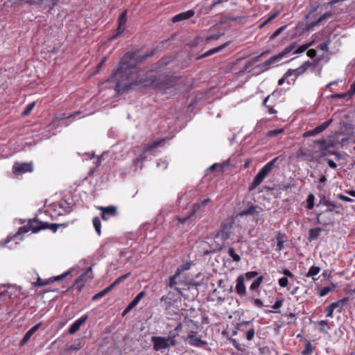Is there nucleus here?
Listing matches in <instances>:
<instances>
[{
	"instance_id": "4c0bfd02",
	"label": "nucleus",
	"mask_w": 355,
	"mask_h": 355,
	"mask_svg": "<svg viewBox=\"0 0 355 355\" xmlns=\"http://www.w3.org/2000/svg\"><path fill=\"white\" fill-rule=\"evenodd\" d=\"M269 97H270L269 96L266 97L263 99L262 104H263V105H264L268 109L267 112H268V114H276L277 112V110L273 108L272 106L267 105H266V103H267V102H268V101L269 99Z\"/></svg>"
},
{
	"instance_id": "9b49d317",
	"label": "nucleus",
	"mask_w": 355,
	"mask_h": 355,
	"mask_svg": "<svg viewBox=\"0 0 355 355\" xmlns=\"http://www.w3.org/2000/svg\"><path fill=\"white\" fill-rule=\"evenodd\" d=\"M186 342L196 347H203L207 344L205 340H202L200 337L198 336V332L195 331L189 332Z\"/></svg>"
},
{
	"instance_id": "ea45409f",
	"label": "nucleus",
	"mask_w": 355,
	"mask_h": 355,
	"mask_svg": "<svg viewBox=\"0 0 355 355\" xmlns=\"http://www.w3.org/2000/svg\"><path fill=\"white\" fill-rule=\"evenodd\" d=\"M229 256L232 258L234 261L238 262L241 260V257L239 254L235 253L234 249L233 248H230L228 249Z\"/></svg>"
},
{
	"instance_id": "c756f323",
	"label": "nucleus",
	"mask_w": 355,
	"mask_h": 355,
	"mask_svg": "<svg viewBox=\"0 0 355 355\" xmlns=\"http://www.w3.org/2000/svg\"><path fill=\"white\" fill-rule=\"evenodd\" d=\"M225 47V45H221L218 47L213 48L211 49H209V51H206L205 53L200 55L199 57H198V60L204 58L208 56H210L216 53L219 52L220 50H222Z\"/></svg>"
},
{
	"instance_id": "dca6fc26",
	"label": "nucleus",
	"mask_w": 355,
	"mask_h": 355,
	"mask_svg": "<svg viewBox=\"0 0 355 355\" xmlns=\"http://www.w3.org/2000/svg\"><path fill=\"white\" fill-rule=\"evenodd\" d=\"M317 222L324 226L331 225L334 222V217L332 214L323 211L317 214Z\"/></svg>"
},
{
	"instance_id": "58836bf2",
	"label": "nucleus",
	"mask_w": 355,
	"mask_h": 355,
	"mask_svg": "<svg viewBox=\"0 0 355 355\" xmlns=\"http://www.w3.org/2000/svg\"><path fill=\"white\" fill-rule=\"evenodd\" d=\"M71 273V270H68L63 274L60 275H58L56 277L49 278V280L52 281V283L57 281H62L67 275H69Z\"/></svg>"
},
{
	"instance_id": "3c124183",
	"label": "nucleus",
	"mask_w": 355,
	"mask_h": 355,
	"mask_svg": "<svg viewBox=\"0 0 355 355\" xmlns=\"http://www.w3.org/2000/svg\"><path fill=\"white\" fill-rule=\"evenodd\" d=\"M254 334H255V330L254 328H250V329H248L246 332V339L248 340H252L254 337Z\"/></svg>"
},
{
	"instance_id": "b1692460",
	"label": "nucleus",
	"mask_w": 355,
	"mask_h": 355,
	"mask_svg": "<svg viewBox=\"0 0 355 355\" xmlns=\"http://www.w3.org/2000/svg\"><path fill=\"white\" fill-rule=\"evenodd\" d=\"M41 325L42 322H39L32 327L24 336V338L21 340V345L26 344L31 337L39 329Z\"/></svg>"
},
{
	"instance_id": "cd10ccee",
	"label": "nucleus",
	"mask_w": 355,
	"mask_h": 355,
	"mask_svg": "<svg viewBox=\"0 0 355 355\" xmlns=\"http://www.w3.org/2000/svg\"><path fill=\"white\" fill-rule=\"evenodd\" d=\"M230 342L234 346V347L236 349L237 351L241 352L242 354L246 353L247 347L245 345L238 343V341L234 338H230Z\"/></svg>"
},
{
	"instance_id": "f704fd0d",
	"label": "nucleus",
	"mask_w": 355,
	"mask_h": 355,
	"mask_svg": "<svg viewBox=\"0 0 355 355\" xmlns=\"http://www.w3.org/2000/svg\"><path fill=\"white\" fill-rule=\"evenodd\" d=\"M314 201H315V196L311 193L308 195L306 199V207L308 209H311L314 207Z\"/></svg>"
},
{
	"instance_id": "6ab92c4d",
	"label": "nucleus",
	"mask_w": 355,
	"mask_h": 355,
	"mask_svg": "<svg viewBox=\"0 0 355 355\" xmlns=\"http://www.w3.org/2000/svg\"><path fill=\"white\" fill-rule=\"evenodd\" d=\"M29 4H36L51 10L60 0H24Z\"/></svg>"
},
{
	"instance_id": "774afa93",
	"label": "nucleus",
	"mask_w": 355,
	"mask_h": 355,
	"mask_svg": "<svg viewBox=\"0 0 355 355\" xmlns=\"http://www.w3.org/2000/svg\"><path fill=\"white\" fill-rule=\"evenodd\" d=\"M306 54L308 57L313 58L316 56V51L315 49H309Z\"/></svg>"
},
{
	"instance_id": "49530a36",
	"label": "nucleus",
	"mask_w": 355,
	"mask_h": 355,
	"mask_svg": "<svg viewBox=\"0 0 355 355\" xmlns=\"http://www.w3.org/2000/svg\"><path fill=\"white\" fill-rule=\"evenodd\" d=\"M50 284H52V281L49 280V279L44 281V280L42 279L40 277H38L36 282L35 283V286H43L48 285Z\"/></svg>"
},
{
	"instance_id": "f03ea898",
	"label": "nucleus",
	"mask_w": 355,
	"mask_h": 355,
	"mask_svg": "<svg viewBox=\"0 0 355 355\" xmlns=\"http://www.w3.org/2000/svg\"><path fill=\"white\" fill-rule=\"evenodd\" d=\"M61 226L60 224L49 223L46 222H40V224L34 225L33 223H30L29 225H24L18 230L17 232L14 236L15 238L19 236L22 234L26 233L31 230L33 233L38 232L42 230L50 229L53 232H56L58 228Z\"/></svg>"
},
{
	"instance_id": "c85d7f7f",
	"label": "nucleus",
	"mask_w": 355,
	"mask_h": 355,
	"mask_svg": "<svg viewBox=\"0 0 355 355\" xmlns=\"http://www.w3.org/2000/svg\"><path fill=\"white\" fill-rule=\"evenodd\" d=\"M193 265H194V263H193V261H187L182 265H180V266L178 267V268L175 271L176 275H180L182 272L190 270L191 266Z\"/></svg>"
},
{
	"instance_id": "13d9d810",
	"label": "nucleus",
	"mask_w": 355,
	"mask_h": 355,
	"mask_svg": "<svg viewBox=\"0 0 355 355\" xmlns=\"http://www.w3.org/2000/svg\"><path fill=\"white\" fill-rule=\"evenodd\" d=\"M331 291V288H330L329 286H324L321 288V290L320 291V296L324 297V296L327 295Z\"/></svg>"
},
{
	"instance_id": "864d4df0",
	"label": "nucleus",
	"mask_w": 355,
	"mask_h": 355,
	"mask_svg": "<svg viewBox=\"0 0 355 355\" xmlns=\"http://www.w3.org/2000/svg\"><path fill=\"white\" fill-rule=\"evenodd\" d=\"M278 284L280 287L285 288L288 284V279L286 277H283L279 279Z\"/></svg>"
},
{
	"instance_id": "09e8293b",
	"label": "nucleus",
	"mask_w": 355,
	"mask_h": 355,
	"mask_svg": "<svg viewBox=\"0 0 355 355\" xmlns=\"http://www.w3.org/2000/svg\"><path fill=\"white\" fill-rule=\"evenodd\" d=\"M286 28V26H283L277 28L270 36V40H274L276 38L280 33H282Z\"/></svg>"
},
{
	"instance_id": "603ef678",
	"label": "nucleus",
	"mask_w": 355,
	"mask_h": 355,
	"mask_svg": "<svg viewBox=\"0 0 355 355\" xmlns=\"http://www.w3.org/2000/svg\"><path fill=\"white\" fill-rule=\"evenodd\" d=\"M268 53H269V51H266L262 52L260 55L253 57L252 58V63H256V62H259L262 57L266 56Z\"/></svg>"
},
{
	"instance_id": "c9c22d12",
	"label": "nucleus",
	"mask_w": 355,
	"mask_h": 355,
	"mask_svg": "<svg viewBox=\"0 0 355 355\" xmlns=\"http://www.w3.org/2000/svg\"><path fill=\"white\" fill-rule=\"evenodd\" d=\"M313 348L310 342L305 343L304 349L302 351L301 355H311L313 353Z\"/></svg>"
},
{
	"instance_id": "1a4fd4ad",
	"label": "nucleus",
	"mask_w": 355,
	"mask_h": 355,
	"mask_svg": "<svg viewBox=\"0 0 355 355\" xmlns=\"http://www.w3.org/2000/svg\"><path fill=\"white\" fill-rule=\"evenodd\" d=\"M262 211V208L259 205H254L251 202H247L245 207L242 209L239 214L241 217L248 216H259Z\"/></svg>"
},
{
	"instance_id": "a19ab883",
	"label": "nucleus",
	"mask_w": 355,
	"mask_h": 355,
	"mask_svg": "<svg viewBox=\"0 0 355 355\" xmlns=\"http://www.w3.org/2000/svg\"><path fill=\"white\" fill-rule=\"evenodd\" d=\"M283 300H277L275 304L272 306L273 311H268V313H278V309L282 306Z\"/></svg>"
},
{
	"instance_id": "39448f33",
	"label": "nucleus",
	"mask_w": 355,
	"mask_h": 355,
	"mask_svg": "<svg viewBox=\"0 0 355 355\" xmlns=\"http://www.w3.org/2000/svg\"><path fill=\"white\" fill-rule=\"evenodd\" d=\"M297 47V44L292 43L287 47H286L282 52L279 53L270 57L268 60H267L263 63L261 64L260 65L257 66L258 68H264L265 70L268 69L271 65L278 64L282 59L288 53H290L293 50Z\"/></svg>"
},
{
	"instance_id": "9d476101",
	"label": "nucleus",
	"mask_w": 355,
	"mask_h": 355,
	"mask_svg": "<svg viewBox=\"0 0 355 355\" xmlns=\"http://www.w3.org/2000/svg\"><path fill=\"white\" fill-rule=\"evenodd\" d=\"M151 341L153 345V349L156 352L163 351L170 348L168 339L166 337L153 336Z\"/></svg>"
},
{
	"instance_id": "ddd939ff",
	"label": "nucleus",
	"mask_w": 355,
	"mask_h": 355,
	"mask_svg": "<svg viewBox=\"0 0 355 355\" xmlns=\"http://www.w3.org/2000/svg\"><path fill=\"white\" fill-rule=\"evenodd\" d=\"M318 64V61H315L313 62H311L309 61H306L300 67H299L298 68H297L295 69H288L286 72V76H291L294 73H296L297 76L302 75L304 73H305V71L307 70V69H309V67H311V69H313L314 67H315L317 66Z\"/></svg>"
},
{
	"instance_id": "4be33fe9",
	"label": "nucleus",
	"mask_w": 355,
	"mask_h": 355,
	"mask_svg": "<svg viewBox=\"0 0 355 355\" xmlns=\"http://www.w3.org/2000/svg\"><path fill=\"white\" fill-rule=\"evenodd\" d=\"M87 318L88 315L85 314L76 320L69 328L68 331L69 334H74L77 332L80 327L87 321Z\"/></svg>"
},
{
	"instance_id": "5fc2aeb1",
	"label": "nucleus",
	"mask_w": 355,
	"mask_h": 355,
	"mask_svg": "<svg viewBox=\"0 0 355 355\" xmlns=\"http://www.w3.org/2000/svg\"><path fill=\"white\" fill-rule=\"evenodd\" d=\"M258 275H259V272L257 271H250V272H247L245 274V277L248 280H250V279H253L254 277H257Z\"/></svg>"
},
{
	"instance_id": "4468645a",
	"label": "nucleus",
	"mask_w": 355,
	"mask_h": 355,
	"mask_svg": "<svg viewBox=\"0 0 355 355\" xmlns=\"http://www.w3.org/2000/svg\"><path fill=\"white\" fill-rule=\"evenodd\" d=\"M166 141V139H160L156 141H153L149 144H148L145 147V150L137 158V160L138 161H143L146 158V153L148 151H153L156 148L159 146H162L164 144Z\"/></svg>"
},
{
	"instance_id": "4d7b16f0",
	"label": "nucleus",
	"mask_w": 355,
	"mask_h": 355,
	"mask_svg": "<svg viewBox=\"0 0 355 355\" xmlns=\"http://www.w3.org/2000/svg\"><path fill=\"white\" fill-rule=\"evenodd\" d=\"M168 162L165 160H164V161L160 160L157 162V166L158 168H161L162 170L166 169L168 167Z\"/></svg>"
},
{
	"instance_id": "0eeeda50",
	"label": "nucleus",
	"mask_w": 355,
	"mask_h": 355,
	"mask_svg": "<svg viewBox=\"0 0 355 355\" xmlns=\"http://www.w3.org/2000/svg\"><path fill=\"white\" fill-rule=\"evenodd\" d=\"M332 146L330 144L327 143L324 139L316 140L314 141L315 153L318 157H322L331 153L329 148Z\"/></svg>"
},
{
	"instance_id": "72a5a7b5",
	"label": "nucleus",
	"mask_w": 355,
	"mask_h": 355,
	"mask_svg": "<svg viewBox=\"0 0 355 355\" xmlns=\"http://www.w3.org/2000/svg\"><path fill=\"white\" fill-rule=\"evenodd\" d=\"M318 324L320 326L319 330L320 332L327 334V330L330 329V327L328 324L327 320H320L318 322Z\"/></svg>"
},
{
	"instance_id": "f3484780",
	"label": "nucleus",
	"mask_w": 355,
	"mask_h": 355,
	"mask_svg": "<svg viewBox=\"0 0 355 355\" xmlns=\"http://www.w3.org/2000/svg\"><path fill=\"white\" fill-rule=\"evenodd\" d=\"M98 209L101 211V218L104 220H108L111 217H114L117 214L116 207L113 205L98 207Z\"/></svg>"
},
{
	"instance_id": "20e7f679",
	"label": "nucleus",
	"mask_w": 355,
	"mask_h": 355,
	"mask_svg": "<svg viewBox=\"0 0 355 355\" xmlns=\"http://www.w3.org/2000/svg\"><path fill=\"white\" fill-rule=\"evenodd\" d=\"M180 275H176V272L172 276L169 277L168 282L166 286V288L173 289L176 291L181 296H184V291L186 290L185 288L179 287L180 285L183 286H189L192 285L196 287H198L200 285V283H195L193 280L182 281L180 279Z\"/></svg>"
},
{
	"instance_id": "e2e57ef3",
	"label": "nucleus",
	"mask_w": 355,
	"mask_h": 355,
	"mask_svg": "<svg viewBox=\"0 0 355 355\" xmlns=\"http://www.w3.org/2000/svg\"><path fill=\"white\" fill-rule=\"evenodd\" d=\"M282 273L284 274V277H286L287 278H291L293 280L295 279V275L288 269H284Z\"/></svg>"
},
{
	"instance_id": "37998d69",
	"label": "nucleus",
	"mask_w": 355,
	"mask_h": 355,
	"mask_svg": "<svg viewBox=\"0 0 355 355\" xmlns=\"http://www.w3.org/2000/svg\"><path fill=\"white\" fill-rule=\"evenodd\" d=\"M127 22V11L125 10L123 12L119 19H118V24H120V26H125Z\"/></svg>"
},
{
	"instance_id": "f257e3e1",
	"label": "nucleus",
	"mask_w": 355,
	"mask_h": 355,
	"mask_svg": "<svg viewBox=\"0 0 355 355\" xmlns=\"http://www.w3.org/2000/svg\"><path fill=\"white\" fill-rule=\"evenodd\" d=\"M155 54V50L144 55L138 52H128L121 59L119 67L112 73L108 80L115 83L117 93H123L136 86L139 88L151 87L155 89H166L171 85L170 78L164 74L157 76L155 71H147L142 77L138 75L140 70L137 64Z\"/></svg>"
},
{
	"instance_id": "5701e85b",
	"label": "nucleus",
	"mask_w": 355,
	"mask_h": 355,
	"mask_svg": "<svg viewBox=\"0 0 355 355\" xmlns=\"http://www.w3.org/2000/svg\"><path fill=\"white\" fill-rule=\"evenodd\" d=\"M194 15L195 12L193 10H189L186 12H180L173 16L172 18V21L173 23H177L183 20L189 19L193 17Z\"/></svg>"
},
{
	"instance_id": "e433bc0d",
	"label": "nucleus",
	"mask_w": 355,
	"mask_h": 355,
	"mask_svg": "<svg viewBox=\"0 0 355 355\" xmlns=\"http://www.w3.org/2000/svg\"><path fill=\"white\" fill-rule=\"evenodd\" d=\"M312 45V42H310V43H308V44H303L299 47H297L296 49L295 48L293 50L294 51H293V54H297V53H303L308 48H309Z\"/></svg>"
},
{
	"instance_id": "f8f14e48",
	"label": "nucleus",
	"mask_w": 355,
	"mask_h": 355,
	"mask_svg": "<svg viewBox=\"0 0 355 355\" xmlns=\"http://www.w3.org/2000/svg\"><path fill=\"white\" fill-rule=\"evenodd\" d=\"M92 266L89 267L85 272L76 279L75 286H76L78 291L82 289L86 282L93 279Z\"/></svg>"
},
{
	"instance_id": "aec40b11",
	"label": "nucleus",
	"mask_w": 355,
	"mask_h": 355,
	"mask_svg": "<svg viewBox=\"0 0 355 355\" xmlns=\"http://www.w3.org/2000/svg\"><path fill=\"white\" fill-rule=\"evenodd\" d=\"M146 295V292L144 291L139 293L136 297L133 299V300L127 306V307L123 310L122 313V316H125L128 314L131 310H132L141 300V299Z\"/></svg>"
},
{
	"instance_id": "393cba45",
	"label": "nucleus",
	"mask_w": 355,
	"mask_h": 355,
	"mask_svg": "<svg viewBox=\"0 0 355 355\" xmlns=\"http://www.w3.org/2000/svg\"><path fill=\"white\" fill-rule=\"evenodd\" d=\"M349 300L348 297H344L343 299L338 300L334 302H332L330 304V306L335 310L336 309H338V313H341L343 306L345 304V303Z\"/></svg>"
},
{
	"instance_id": "de8ad7c7",
	"label": "nucleus",
	"mask_w": 355,
	"mask_h": 355,
	"mask_svg": "<svg viewBox=\"0 0 355 355\" xmlns=\"http://www.w3.org/2000/svg\"><path fill=\"white\" fill-rule=\"evenodd\" d=\"M329 43H330V39L329 38L324 42L320 43L318 45V48L322 51H328V50H329L328 46H329Z\"/></svg>"
},
{
	"instance_id": "69168bd1",
	"label": "nucleus",
	"mask_w": 355,
	"mask_h": 355,
	"mask_svg": "<svg viewBox=\"0 0 355 355\" xmlns=\"http://www.w3.org/2000/svg\"><path fill=\"white\" fill-rule=\"evenodd\" d=\"M322 204H323V205H325V206H331L333 207H337V205L334 202L330 201L329 200L326 199L325 198H324Z\"/></svg>"
},
{
	"instance_id": "2eb2a0df",
	"label": "nucleus",
	"mask_w": 355,
	"mask_h": 355,
	"mask_svg": "<svg viewBox=\"0 0 355 355\" xmlns=\"http://www.w3.org/2000/svg\"><path fill=\"white\" fill-rule=\"evenodd\" d=\"M333 119H329L326 121L323 122L320 125L316 126L315 128L310 130L304 133V137L315 136L324 131L333 122Z\"/></svg>"
},
{
	"instance_id": "6e6d98bb",
	"label": "nucleus",
	"mask_w": 355,
	"mask_h": 355,
	"mask_svg": "<svg viewBox=\"0 0 355 355\" xmlns=\"http://www.w3.org/2000/svg\"><path fill=\"white\" fill-rule=\"evenodd\" d=\"M107 293H106L105 290L103 289V291H101V292L95 294L93 297H92V300L94 301H96V300H98V299L100 298H102L103 297H104L105 295H106Z\"/></svg>"
},
{
	"instance_id": "473e14b6",
	"label": "nucleus",
	"mask_w": 355,
	"mask_h": 355,
	"mask_svg": "<svg viewBox=\"0 0 355 355\" xmlns=\"http://www.w3.org/2000/svg\"><path fill=\"white\" fill-rule=\"evenodd\" d=\"M93 225L98 236L101 234V222L99 217L96 216L92 220Z\"/></svg>"
},
{
	"instance_id": "0e129e2a",
	"label": "nucleus",
	"mask_w": 355,
	"mask_h": 355,
	"mask_svg": "<svg viewBox=\"0 0 355 355\" xmlns=\"http://www.w3.org/2000/svg\"><path fill=\"white\" fill-rule=\"evenodd\" d=\"M284 248V241L282 238L277 237V250L281 251Z\"/></svg>"
},
{
	"instance_id": "6e6552de",
	"label": "nucleus",
	"mask_w": 355,
	"mask_h": 355,
	"mask_svg": "<svg viewBox=\"0 0 355 355\" xmlns=\"http://www.w3.org/2000/svg\"><path fill=\"white\" fill-rule=\"evenodd\" d=\"M210 202V199L209 198H205L204 200H200V202H197L192 206V211L190 214L185 217L176 216V219L181 224L186 223L188 220H190L191 217L195 214L196 212L199 211L202 207H205Z\"/></svg>"
},
{
	"instance_id": "a878e982",
	"label": "nucleus",
	"mask_w": 355,
	"mask_h": 355,
	"mask_svg": "<svg viewBox=\"0 0 355 355\" xmlns=\"http://www.w3.org/2000/svg\"><path fill=\"white\" fill-rule=\"evenodd\" d=\"M320 268L318 266H311L307 273L306 274V277H311L313 281H317L318 277L315 276L320 272Z\"/></svg>"
},
{
	"instance_id": "052dcab7",
	"label": "nucleus",
	"mask_w": 355,
	"mask_h": 355,
	"mask_svg": "<svg viewBox=\"0 0 355 355\" xmlns=\"http://www.w3.org/2000/svg\"><path fill=\"white\" fill-rule=\"evenodd\" d=\"M337 198L344 202H354V200L352 198H350L349 197H347L342 193L338 194Z\"/></svg>"
},
{
	"instance_id": "2f4dec72",
	"label": "nucleus",
	"mask_w": 355,
	"mask_h": 355,
	"mask_svg": "<svg viewBox=\"0 0 355 355\" xmlns=\"http://www.w3.org/2000/svg\"><path fill=\"white\" fill-rule=\"evenodd\" d=\"M263 276H259L255 280H254V282L251 284L250 286V290L251 291H257L259 290V288L261 285V284L263 282Z\"/></svg>"
},
{
	"instance_id": "c03bdc74",
	"label": "nucleus",
	"mask_w": 355,
	"mask_h": 355,
	"mask_svg": "<svg viewBox=\"0 0 355 355\" xmlns=\"http://www.w3.org/2000/svg\"><path fill=\"white\" fill-rule=\"evenodd\" d=\"M123 26H120V24H118L116 33L110 38V40H113L121 35L125 31V28Z\"/></svg>"
},
{
	"instance_id": "680f3d73",
	"label": "nucleus",
	"mask_w": 355,
	"mask_h": 355,
	"mask_svg": "<svg viewBox=\"0 0 355 355\" xmlns=\"http://www.w3.org/2000/svg\"><path fill=\"white\" fill-rule=\"evenodd\" d=\"M334 309L330 306V304L325 308L326 316L328 318H333Z\"/></svg>"
},
{
	"instance_id": "8fccbe9b",
	"label": "nucleus",
	"mask_w": 355,
	"mask_h": 355,
	"mask_svg": "<svg viewBox=\"0 0 355 355\" xmlns=\"http://www.w3.org/2000/svg\"><path fill=\"white\" fill-rule=\"evenodd\" d=\"M130 273V272H128L123 275H121L120 277H119L117 279H115V281L114 282V285H118L120 283H121L122 282H123L124 280H125L128 277H129Z\"/></svg>"
},
{
	"instance_id": "7c9ffc66",
	"label": "nucleus",
	"mask_w": 355,
	"mask_h": 355,
	"mask_svg": "<svg viewBox=\"0 0 355 355\" xmlns=\"http://www.w3.org/2000/svg\"><path fill=\"white\" fill-rule=\"evenodd\" d=\"M171 211V207H164L163 209H162L159 213V214L157 215V220H159L161 222H164L166 221V216L168 215V213H170Z\"/></svg>"
},
{
	"instance_id": "7ed1b4c3",
	"label": "nucleus",
	"mask_w": 355,
	"mask_h": 355,
	"mask_svg": "<svg viewBox=\"0 0 355 355\" xmlns=\"http://www.w3.org/2000/svg\"><path fill=\"white\" fill-rule=\"evenodd\" d=\"M279 159L278 157L273 158L272 160L266 164L254 177L252 182L249 186V191L255 189L268 175L271 171L274 168L275 163Z\"/></svg>"
},
{
	"instance_id": "a18cd8bd",
	"label": "nucleus",
	"mask_w": 355,
	"mask_h": 355,
	"mask_svg": "<svg viewBox=\"0 0 355 355\" xmlns=\"http://www.w3.org/2000/svg\"><path fill=\"white\" fill-rule=\"evenodd\" d=\"M35 105V102H32V103L28 104L26 105L25 110L22 112L23 116H28V115H29L30 113L31 112V111L33 110V109L34 108Z\"/></svg>"
},
{
	"instance_id": "bf43d9fd",
	"label": "nucleus",
	"mask_w": 355,
	"mask_h": 355,
	"mask_svg": "<svg viewBox=\"0 0 355 355\" xmlns=\"http://www.w3.org/2000/svg\"><path fill=\"white\" fill-rule=\"evenodd\" d=\"M331 16V13L329 12H327L325 13H324L323 15H322L318 19L317 22L315 23V24H319L320 22H322L323 20L330 17Z\"/></svg>"
},
{
	"instance_id": "412c9836",
	"label": "nucleus",
	"mask_w": 355,
	"mask_h": 355,
	"mask_svg": "<svg viewBox=\"0 0 355 355\" xmlns=\"http://www.w3.org/2000/svg\"><path fill=\"white\" fill-rule=\"evenodd\" d=\"M235 286L236 293L240 296L243 297L246 295V287L245 285V277L241 275L236 278Z\"/></svg>"
},
{
	"instance_id": "a211bd4d",
	"label": "nucleus",
	"mask_w": 355,
	"mask_h": 355,
	"mask_svg": "<svg viewBox=\"0 0 355 355\" xmlns=\"http://www.w3.org/2000/svg\"><path fill=\"white\" fill-rule=\"evenodd\" d=\"M33 166L31 163H19L16 162L12 166V171L15 174L25 173L31 172Z\"/></svg>"
},
{
	"instance_id": "bb28decb",
	"label": "nucleus",
	"mask_w": 355,
	"mask_h": 355,
	"mask_svg": "<svg viewBox=\"0 0 355 355\" xmlns=\"http://www.w3.org/2000/svg\"><path fill=\"white\" fill-rule=\"evenodd\" d=\"M321 231H322V229L319 227L310 229L309 230V240L310 241H315V240L318 239Z\"/></svg>"
},
{
	"instance_id": "338daca9",
	"label": "nucleus",
	"mask_w": 355,
	"mask_h": 355,
	"mask_svg": "<svg viewBox=\"0 0 355 355\" xmlns=\"http://www.w3.org/2000/svg\"><path fill=\"white\" fill-rule=\"evenodd\" d=\"M251 300L253 302V304L255 306H257V307H263V302L260 299H254V300Z\"/></svg>"
},
{
	"instance_id": "79ce46f5",
	"label": "nucleus",
	"mask_w": 355,
	"mask_h": 355,
	"mask_svg": "<svg viewBox=\"0 0 355 355\" xmlns=\"http://www.w3.org/2000/svg\"><path fill=\"white\" fill-rule=\"evenodd\" d=\"M283 132H284L283 128L271 130L268 131V132L266 133V136L268 137H273L277 136L278 135L281 134Z\"/></svg>"
},
{
	"instance_id": "423d86ee",
	"label": "nucleus",
	"mask_w": 355,
	"mask_h": 355,
	"mask_svg": "<svg viewBox=\"0 0 355 355\" xmlns=\"http://www.w3.org/2000/svg\"><path fill=\"white\" fill-rule=\"evenodd\" d=\"M232 225L231 223L222 224L220 230L217 232L215 239L220 242V245L224 246L225 242L230 238Z\"/></svg>"
}]
</instances>
